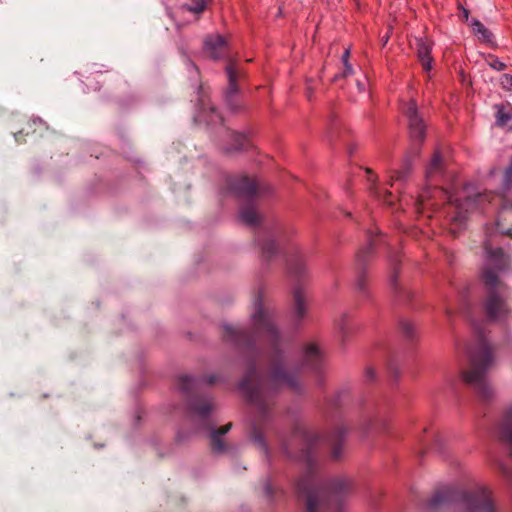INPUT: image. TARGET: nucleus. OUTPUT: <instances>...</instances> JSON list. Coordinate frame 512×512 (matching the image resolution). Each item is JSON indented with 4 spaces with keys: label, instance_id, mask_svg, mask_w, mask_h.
<instances>
[{
    "label": "nucleus",
    "instance_id": "f257e3e1",
    "mask_svg": "<svg viewBox=\"0 0 512 512\" xmlns=\"http://www.w3.org/2000/svg\"><path fill=\"white\" fill-rule=\"evenodd\" d=\"M486 263L482 273V279L487 289V297L484 301L486 315L492 320H501L508 316L509 309L500 292L503 284L499 281V271L508 265V258L500 248L491 249L487 245Z\"/></svg>",
    "mask_w": 512,
    "mask_h": 512
},
{
    "label": "nucleus",
    "instance_id": "f03ea898",
    "mask_svg": "<svg viewBox=\"0 0 512 512\" xmlns=\"http://www.w3.org/2000/svg\"><path fill=\"white\" fill-rule=\"evenodd\" d=\"M429 505H444L445 512H495L490 492L482 486L472 491L445 488L434 494Z\"/></svg>",
    "mask_w": 512,
    "mask_h": 512
},
{
    "label": "nucleus",
    "instance_id": "7ed1b4c3",
    "mask_svg": "<svg viewBox=\"0 0 512 512\" xmlns=\"http://www.w3.org/2000/svg\"><path fill=\"white\" fill-rule=\"evenodd\" d=\"M346 479H336L325 486H317L311 478L299 481L298 490L306 496L307 512H343L341 494L348 490Z\"/></svg>",
    "mask_w": 512,
    "mask_h": 512
},
{
    "label": "nucleus",
    "instance_id": "20e7f679",
    "mask_svg": "<svg viewBox=\"0 0 512 512\" xmlns=\"http://www.w3.org/2000/svg\"><path fill=\"white\" fill-rule=\"evenodd\" d=\"M468 367L461 371L463 380L474 386L483 398L492 394L491 387L485 381V372L492 363V353L488 342L478 338L474 344L466 346Z\"/></svg>",
    "mask_w": 512,
    "mask_h": 512
},
{
    "label": "nucleus",
    "instance_id": "39448f33",
    "mask_svg": "<svg viewBox=\"0 0 512 512\" xmlns=\"http://www.w3.org/2000/svg\"><path fill=\"white\" fill-rule=\"evenodd\" d=\"M472 186L467 185L462 190L461 197L448 196V201L454 211L450 215L452 225L461 228L466 219L467 212L482 207L485 202H491L496 195L492 192L489 193H472Z\"/></svg>",
    "mask_w": 512,
    "mask_h": 512
},
{
    "label": "nucleus",
    "instance_id": "423d86ee",
    "mask_svg": "<svg viewBox=\"0 0 512 512\" xmlns=\"http://www.w3.org/2000/svg\"><path fill=\"white\" fill-rule=\"evenodd\" d=\"M402 109L408 119L410 137L414 141L421 142L425 137L426 125L423 118L418 113L416 102L411 100L406 103Z\"/></svg>",
    "mask_w": 512,
    "mask_h": 512
},
{
    "label": "nucleus",
    "instance_id": "0eeeda50",
    "mask_svg": "<svg viewBox=\"0 0 512 512\" xmlns=\"http://www.w3.org/2000/svg\"><path fill=\"white\" fill-rule=\"evenodd\" d=\"M253 325L258 334L265 336L269 340H274L277 331L271 316L266 313L259 300L255 302V311L252 316Z\"/></svg>",
    "mask_w": 512,
    "mask_h": 512
},
{
    "label": "nucleus",
    "instance_id": "6e6552de",
    "mask_svg": "<svg viewBox=\"0 0 512 512\" xmlns=\"http://www.w3.org/2000/svg\"><path fill=\"white\" fill-rule=\"evenodd\" d=\"M265 384L256 374L255 371L250 372L240 383L241 391L251 402L259 400L264 392Z\"/></svg>",
    "mask_w": 512,
    "mask_h": 512
},
{
    "label": "nucleus",
    "instance_id": "1a4fd4ad",
    "mask_svg": "<svg viewBox=\"0 0 512 512\" xmlns=\"http://www.w3.org/2000/svg\"><path fill=\"white\" fill-rule=\"evenodd\" d=\"M268 384L273 388H279L283 386L294 390L298 388V382L294 373L282 366L274 367L269 376Z\"/></svg>",
    "mask_w": 512,
    "mask_h": 512
},
{
    "label": "nucleus",
    "instance_id": "9d476101",
    "mask_svg": "<svg viewBox=\"0 0 512 512\" xmlns=\"http://www.w3.org/2000/svg\"><path fill=\"white\" fill-rule=\"evenodd\" d=\"M204 53L212 59H220L228 50L227 40L219 34L208 36L204 41Z\"/></svg>",
    "mask_w": 512,
    "mask_h": 512
},
{
    "label": "nucleus",
    "instance_id": "9b49d317",
    "mask_svg": "<svg viewBox=\"0 0 512 512\" xmlns=\"http://www.w3.org/2000/svg\"><path fill=\"white\" fill-rule=\"evenodd\" d=\"M199 101L201 106L195 116V121L199 123L205 122L208 125L221 124L222 116L211 105L209 99L206 96H201Z\"/></svg>",
    "mask_w": 512,
    "mask_h": 512
},
{
    "label": "nucleus",
    "instance_id": "f8f14e48",
    "mask_svg": "<svg viewBox=\"0 0 512 512\" xmlns=\"http://www.w3.org/2000/svg\"><path fill=\"white\" fill-rule=\"evenodd\" d=\"M231 187L239 196L247 198L255 195L257 192V185L255 181L244 176L235 179L231 184Z\"/></svg>",
    "mask_w": 512,
    "mask_h": 512
},
{
    "label": "nucleus",
    "instance_id": "ddd939ff",
    "mask_svg": "<svg viewBox=\"0 0 512 512\" xmlns=\"http://www.w3.org/2000/svg\"><path fill=\"white\" fill-rule=\"evenodd\" d=\"M323 357L317 346L310 344L306 346L303 354V366H308L313 370H319L322 367Z\"/></svg>",
    "mask_w": 512,
    "mask_h": 512
},
{
    "label": "nucleus",
    "instance_id": "4468645a",
    "mask_svg": "<svg viewBox=\"0 0 512 512\" xmlns=\"http://www.w3.org/2000/svg\"><path fill=\"white\" fill-rule=\"evenodd\" d=\"M431 44L426 39H417V54L425 71L432 69Z\"/></svg>",
    "mask_w": 512,
    "mask_h": 512
},
{
    "label": "nucleus",
    "instance_id": "2eb2a0df",
    "mask_svg": "<svg viewBox=\"0 0 512 512\" xmlns=\"http://www.w3.org/2000/svg\"><path fill=\"white\" fill-rule=\"evenodd\" d=\"M228 77V88L226 90L225 97L227 101L235 95L238 91L237 80L239 78V71L234 63H229L225 68Z\"/></svg>",
    "mask_w": 512,
    "mask_h": 512
},
{
    "label": "nucleus",
    "instance_id": "dca6fc26",
    "mask_svg": "<svg viewBox=\"0 0 512 512\" xmlns=\"http://www.w3.org/2000/svg\"><path fill=\"white\" fill-rule=\"evenodd\" d=\"M208 0H189L188 3L181 6L180 12H189L197 20L207 7Z\"/></svg>",
    "mask_w": 512,
    "mask_h": 512
},
{
    "label": "nucleus",
    "instance_id": "f3484780",
    "mask_svg": "<svg viewBox=\"0 0 512 512\" xmlns=\"http://www.w3.org/2000/svg\"><path fill=\"white\" fill-rule=\"evenodd\" d=\"M501 437L511 445L512 453V409L508 410L500 424Z\"/></svg>",
    "mask_w": 512,
    "mask_h": 512
},
{
    "label": "nucleus",
    "instance_id": "a211bd4d",
    "mask_svg": "<svg viewBox=\"0 0 512 512\" xmlns=\"http://www.w3.org/2000/svg\"><path fill=\"white\" fill-rule=\"evenodd\" d=\"M231 428V424H227L223 426L221 429L214 431L212 433V449L215 452H222L224 450V445L221 439V436L226 434Z\"/></svg>",
    "mask_w": 512,
    "mask_h": 512
},
{
    "label": "nucleus",
    "instance_id": "6ab92c4d",
    "mask_svg": "<svg viewBox=\"0 0 512 512\" xmlns=\"http://www.w3.org/2000/svg\"><path fill=\"white\" fill-rule=\"evenodd\" d=\"M472 31L475 36H477L483 42L491 41V33L488 29L478 20H472L471 22Z\"/></svg>",
    "mask_w": 512,
    "mask_h": 512
},
{
    "label": "nucleus",
    "instance_id": "aec40b11",
    "mask_svg": "<svg viewBox=\"0 0 512 512\" xmlns=\"http://www.w3.org/2000/svg\"><path fill=\"white\" fill-rule=\"evenodd\" d=\"M240 219L243 223L252 226L258 223L259 215L254 208L248 207L241 210Z\"/></svg>",
    "mask_w": 512,
    "mask_h": 512
},
{
    "label": "nucleus",
    "instance_id": "412c9836",
    "mask_svg": "<svg viewBox=\"0 0 512 512\" xmlns=\"http://www.w3.org/2000/svg\"><path fill=\"white\" fill-rule=\"evenodd\" d=\"M441 167H442V158H441L439 151H436L435 154L433 155L430 163L426 167V176L431 177L432 175H434L435 173L440 171Z\"/></svg>",
    "mask_w": 512,
    "mask_h": 512
},
{
    "label": "nucleus",
    "instance_id": "4be33fe9",
    "mask_svg": "<svg viewBox=\"0 0 512 512\" xmlns=\"http://www.w3.org/2000/svg\"><path fill=\"white\" fill-rule=\"evenodd\" d=\"M295 314L298 318H302L305 314L304 297L300 290L294 291Z\"/></svg>",
    "mask_w": 512,
    "mask_h": 512
},
{
    "label": "nucleus",
    "instance_id": "5701e85b",
    "mask_svg": "<svg viewBox=\"0 0 512 512\" xmlns=\"http://www.w3.org/2000/svg\"><path fill=\"white\" fill-rule=\"evenodd\" d=\"M230 137L235 142V145L233 147L234 150L245 149L248 146V140L243 134L232 132L230 134Z\"/></svg>",
    "mask_w": 512,
    "mask_h": 512
},
{
    "label": "nucleus",
    "instance_id": "b1692460",
    "mask_svg": "<svg viewBox=\"0 0 512 512\" xmlns=\"http://www.w3.org/2000/svg\"><path fill=\"white\" fill-rule=\"evenodd\" d=\"M512 119L509 112H507L504 107L499 106L497 111V122L499 125H505Z\"/></svg>",
    "mask_w": 512,
    "mask_h": 512
},
{
    "label": "nucleus",
    "instance_id": "393cba45",
    "mask_svg": "<svg viewBox=\"0 0 512 512\" xmlns=\"http://www.w3.org/2000/svg\"><path fill=\"white\" fill-rule=\"evenodd\" d=\"M487 63L488 65L496 70V71H502L506 68V65L505 63H503L502 61H500L498 58L492 56V55H489L488 58H487Z\"/></svg>",
    "mask_w": 512,
    "mask_h": 512
},
{
    "label": "nucleus",
    "instance_id": "a878e982",
    "mask_svg": "<svg viewBox=\"0 0 512 512\" xmlns=\"http://www.w3.org/2000/svg\"><path fill=\"white\" fill-rule=\"evenodd\" d=\"M401 330L407 337H412L415 335L416 327L413 323L409 321H403L401 322Z\"/></svg>",
    "mask_w": 512,
    "mask_h": 512
},
{
    "label": "nucleus",
    "instance_id": "bb28decb",
    "mask_svg": "<svg viewBox=\"0 0 512 512\" xmlns=\"http://www.w3.org/2000/svg\"><path fill=\"white\" fill-rule=\"evenodd\" d=\"M180 388L183 391L189 390L194 385V379L190 376L184 375L179 377Z\"/></svg>",
    "mask_w": 512,
    "mask_h": 512
},
{
    "label": "nucleus",
    "instance_id": "cd10ccee",
    "mask_svg": "<svg viewBox=\"0 0 512 512\" xmlns=\"http://www.w3.org/2000/svg\"><path fill=\"white\" fill-rule=\"evenodd\" d=\"M211 410H212V405L209 402H205V403L199 405L198 407H196V412L202 417L207 416Z\"/></svg>",
    "mask_w": 512,
    "mask_h": 512
},
{
    "label": "nucleus",
    "instance_id": "c85d7f7f",
    "mask_svg": "<svg viewBox=\"0 0 512 512\" xmlns=\"http://www.w3.org/2000/svg\"><path fill=\"white\" fill-rule=\"evenodd\" d=\"M502 84L504 87H506L508 89H512V76L504 75L502 77Z\"/></svg>",
    "mask_w": 512,
    "mask_h": 512
},
{
    "label": "nucleus",
    "instance_id": "c756f323",
    "mask_svg": "<svg viewBox=\"0 0 512 512\" xmlns=\"http://www.w3.org/2000/svg\"><path fill=\"white\" fill-rule=\"evenodd\" d=\"M505 178H506L507 182L511 181V178H512V159H511L510 165L507 167V169L505 171Z\"/></svg>",
    "mask_w": 512,
    "mask_h": 512
},
{
    "label": "nucleus",
    "instance_id": "7c9ffc66",
    "mask_svg": "<svg viewBox=\"0 0 512 512\" xmlns=\"http://www.w3.org/2000/svg\"><path fill=\"white\" fill-rule=\"evenodd\" d=\"M343 65H344V72H343V75H342V76H343V77H346V76H348V75L352 74L353 69H352L351 64L346 63V64H343Z\"/></svg>",
    "mask_w": 512,
    "mask_h": 512
},
{
    "label": "nucleus",
    "instance_id": "2f4dec72",
    "mask_svg": "<svg viewBox=\"0 0 512 512\" xmlns=\"http://www.w3.org/2000/svg\"><path fill=\"white\" fill-rule=\"evenodd\" d=\"M332 455L335 459H338L341 456V447L339 445L333 447Z\"/></svg>",
    "mask_w": 512,
    "mask_h": 512
},
{
    "label": "nucleus",
    "instance_id": "473e14b6",
    "mask_svg": "<svg viewBox=\"0 0 512 512\" xmlns=\"http://www.w3.org/2000/svg\"><path fill=\"white\" fill-rule=\"evenodd\" d=\"M349 55H350V50L346 49L345 52L342 55V62H343V64L349 63L348 62Z\"/></svg>",
    "mask_w": 512,
    "mask_h": 512
},
{
    "label": "nucleus",
    "instance_id": "72a5a7b5",
    "mask_svg": "<svg viewBox=\"0 0 512 512\" xmlns=\"http://www.w3.org/2000/svg\"><path fill=\"white\" fill-rule=\"evenodd\" d=\"M403 177H404V175H403L401 172L397 171V172H395V174L391 177V180H400V179H402Z\"/></svg>",
    "mask_w": 512,
    "mask_h": 512
},
{
    "label": "nucleus",
    "instance_id": "f704fd0d",
    "mask_svg": "<svg viewBox=\"0 0 512 512\" xmlns=\"http://www.w3.org/2000/svg\"><path fill=\"white\" fill-rule=\"evenodd\" d=\"M357 87H358V90L360 92L364 91L365 90V83L364 82H361V81H357Z\"/></svg>",
    "mask_w": 512,
    "mask_h": 512
},
{
    "label": "nucleus",
    "instance_id": "c9c22d12",
    "mask_svg": "<svg viewBox=\"0 0 512 512\" xmlns=\"http://www.w3.org/2000/svg\"><path fill=\"white\" fill-rule=\"evenodd\" d=\"M506 210H512V202H505V204L503 205V212Z\"/></svg>",
    "mask_w": 512,
    "mask_h": 512
},
{
    "label": "nucleus",
    "instance_id": "e433bc0d",
    "mask_svg": "<svg viewBox=\"0 0 512 512\" xmlns=\"http://www.w3.org/2000/svg\"><path fill=\"white\" fill-rule=\"evenodd\" d=\"M274 247V243H268L265 247H263L264 251L270 253L271 249Z\"/></svg>",
    "mask_w": 512,
    "mask_h": 512
},
{
    "label": "nucleus",
    "instance_id": "4c0bfd02",
    "mask_svg": "<svg viewBox=\"0 0 512 512\" xmlns=\"http://www.w3.org/2000/svg\"><path fill=\"white\" fill-rule=\"evenodd\" d=\"M253 440H254V442H256V443H259L260 445H262V444H263V442H262V437H261V436H256V435H255V436L253 437Z\"/></svg>",
    "mask_w": 512,
    "mask_h": 512
},
{
    "label": "nucleus",
    "instance_id": "58836bf2",
    "mask_svg": "<svg viewBox=\"0 0 512 512\" xmlns=\"http://www.w3.org/2000/svg\"><path fill=\"white\" fill-rule=\"evenodd\" d=\"M312 92H313V91H312V87H311V86H308V87H307V96H308V98H309V99H310V98H311V96H312Z\"/></svg>",
    "mask_w": 512,
    "mask_h": 512
},
{
    "label": "nucleus",
    "instance_id": "ea45409f",
    "mask_svg": "<svg viewBox=\"0 0 512 512\" xmlns=\"http://www.w3.org/2000/svg\"><path fill=\"white\" fill-rule=\"evenodd\" d=\"M225 328H226L227 333H229V334L234 333V330L232 329V327H228V326H227V327H225Z\"/></svg>",
    "mask_w": 512,
    "mask_h": 512
},
{
    "label": "nucleus",
    "instance_id": "a19ab883",
    "mask_svg": "<svg viewBox=\"0 0 512 512\" xmlns=\"http://www.w3.org/2000/svg\"><path fill=\"white\" fill-rule=\"evenodd\" d=\"M503 234H506V235H509V236H512V231L511 229H508L507 231H502Z\"/></svg>",
    "mask_w": 512,
    "mask_h": 512
},
{
    "label": "nucleus",
    "instance_id": "79ce46f5",
    "mask_svg": "<svg viewBox=\"0 0 512 512\" xmlns=\"http://www.w3.org/2000/svg\"><path fill=\"white\" fill-rule=\"evenodd\" d=\"M32 123L34 125H37V124L41 125L42 124L41 120H32Z\"/></svg>",
    "mask_w": 512,
    "mask_h": 512
},
{
    "label": "nucleus",
    "instance_id": "37998d69",
    "mask_svg": "<svg viewBox=\"0 0 512 512\" xmlns=\"http://www.w3.org/2000/svg\"><path fill=\"white\" fill-rule=\"evenodd\" d=\"M463 16H465L466 19L468 18V11L467 10H464Z\"/></svg>",
    "mask_w": 512,
    "mask_h": 512
},
{
    "label": "nucleus",
    "instance_id": "c03bdc74",
    "mask_svg": "<svg viewBox=\"0 0 512 512\" xmlns=\"http://www.w3.org/2000/svg\"><path fill=\"white\" fill-rule=\"evenodd\" d=\"M339 78L338 75L334 76L333 80L336 81Z\"/></svg>",
    "mask_w": 512,
    "mask_h": 512
},
{
    "label": "nucleus",
    "instance_id": "a18cd8bd",
    "mask_svg": "<svg viewBox=\"0 0 512 512\" xmlns=\"http://www.w3.org/2000/svg\"><path fill=\"white\" fill-rule=\"evenodd\" d=\"M384 202H387V203H389V204L391 203L390 201H388V200L386 199V196L384 197Z\"/></svg>",
    "mask_w": 512,
    "mask_h": 512
}]
</instances>
